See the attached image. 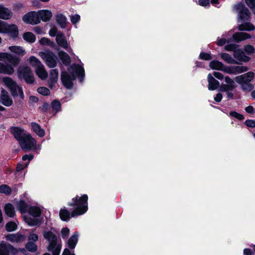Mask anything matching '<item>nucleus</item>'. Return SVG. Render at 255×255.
Segmentation results:
<instances>
[{"mask_svg":"<svg viewBox=\"0 0 255 255\" xmlns=\"http://www.w3.org/2000/svg\"><path fill=\"white\" fill-rule=\"evenodd\" d=\"M88 196L83 194L81 196L76 195L72 199V202L68 203V205L75 207L72 211V216H79L84 214L88 209Z\"/></svg>","mask_w":255,"mask_h":255,"instance_id":"nucleus-1","label":"nucleus"},{"mask_svg":"<svg viewBox=\"0 0 255 255\" xmlns=\"http://www.w3.org/2000/svg\"><path fill=\"white\" fill-rule=\"evenodd\" d=\"M2 82L9 90L11 95L14 99L18 96L22 100L24 98L22 87L20 85H17V83L10 77H5L3 78Z\"/></svg>","mask_w":255,"mask_h":255,"instance_id":"nucleus-2","label":"nucleus"},{"mask_svg":"<svg viewBox=\"0 0 255 255\" xmlns=\"http://www.w3.org/2000/svg\"><path fill=\"white\" fill-rule=\"evenodd\" d=\"M17 75L19 79H24L27 84H33L35 82L34 74L31 68L28 66H20L17 69Z\"/></svg>","mask_w":255,"mask_h":255,"instance_id":"nucleus-3","label":"nucleus"},{"mask_svg":"<svg viewBox=\"0 0 255 255\" xmlns=\"http://www.w3.org/2000/svg\"><path fill=\"white\" fill-rule=\"evenodd\" d=\"M68 70L71 75V81L73 82L76 80L77 77H78L79 81L82 82L85 76V70L82 66L74 63L70 66Z\"/></svg>","mask_w":255,"mask_h":255,"instance_id":"nucleus-4","label":"nucleus"},{"mask_svg":"<svg viewBox=\"0 0 255 255\" xmlns=\"http://www.w3.org/2000/svg\"><path fill=\"white\" fill-rule=\"evenodd\" d=\"M19 143L23 150L27 151L35 147L36 141L30 134H27L19 141Z\"/></svg>","mask_w":255,"mask_h":255,"instance_id":"nucleus-5","label":"nucleus"},{"mask_svg":"<svg viewBox=\"0 0 255 255\" xmlns=\"http://www.w3.org/2000/svg\"><path fill=\"white\" fill-rule=\"evenodd\" d=\"M41 58L45 61L47 66L50 68H54L57 65V61L54 53L51 51H46L40 53Z\"/></svg>","mask_w":255,"mask_h":255,"instance_id":"nucleus-6","label":"nucleus"},{"mask_svg":"<svg viewBox=\"0 0 255 255\" xmlns=\"http://www.w3.org/2000/svg\"><path fill=\"white\" fill-rule=\"evenodd\" d=\"M18 250L10 244L2 241L0 244V255H16Z\"/></svg>","mask_w":255,"mask_h":255,"instance_id":"nucleus-7","label":"nucleus"},{"mask_svg":"<svg viewBox=\"0 0 255 255\" xmlns=\"http://www.w3.org/2000/svg\"><path fill=\"white\" fill-rule=\"evenodd\" d=\"M22 19L25 23L32 25L37 24L39 23L38 12L36 11H32L27 12L23 16Z\"/></svg>","mask_w":255,"mask_h":255,"instance_id":"nucleus-8","label":"nucleus"},{"mask_svg":"<svg viewBox=\"0 0 255 255\" xmlns=\"http://www.w3.org/2000/svg\"><path fill=\"white\" fill-rule=\"evenodd\" d=\"M10 132L13 135L14 138L18 142L27 134L25 130L19 127L12 126L10 128Z\"/></svg>","mask_w":255,"mask_h":255,"instance_id":"nucleus-9","label":"nucleus"},{"mask_svg":"<svg viewBox=\"0 0 255 255\" xmlns=\"http://www.w3.org/2000/svg\"><path fill=\"white\" fill-rule=\"evenodd\" d=\"M4 33H7L12 39H16L19 35L17 26L15 24H7Z\"/></svg>","mask_w":255,"mask_h":255,"instance_id":"nucleus-10","label":"nucleus"},{"mask_svg":"<svg viewBox=\"0 0 255 255\" xmlns=\"http://www.w3.org/2000/svg\"><path fill=\"white\" fill-rule=\"evenodd\" d=\"M43 236L44 239L48 241L49 245L48 247H50L51 249H52L54 246L57 245V237L56 235L51 231H44Z\"/></svg>","mask_w":255,"mask_h":255,"instance_id":"nucleus-11","label":"nucleus"},{"mask_svg":"<svg viewBox=\"0 0 255 255\" xmlns=\"http://www.w3.org/2000/svg\"><path fill=\"white\" fill-rule=\"evenodd\" d=\"M251 18V13L249 8L240 2V21H250Z\"/></svg>","mask_w":255,"mask_h":255,"instance_id":"nucleus-12","label":"nucleus"},{"mask_svg":"<svg viewBox=\"0 0 255 255\" xmlns=\"http://www.w3.org/2000/svg\"><path fill=\"white\" fill-rule=\"evenodd\" d=\"M61 80L63 85L68 89L73 87V83L71 81V76L66 71H63L61 73Z\"/></svg>","mask_w":255,"mask_h":255,"instance_id":"nucleus-13","label":"nucleus"},{"mask_svg":"<svg viewBox=\"0 0 255 255\" xmlns=\"http://www.w3.org/2000/svg\"><path fill=\"white\" fill-rule=\"evenodd\" d=\"M0 101L1 103L6 107H10L13 104V101L8 94L7 91L2 89L0 95Z\"/></svg>","mask_w":255,"mask_h":255,"instance_id":"nucleus-14","label":"nucleus"},{"mask_svg":"<svg viewBox=\"0 0 255 255\" xmlns=\"http://www.w3.org/2000/svg\"><path fill=\"white\" fill-rule=\"evenodd\" d=\"M232 41L239 43V32H236L233 35L232 37L228 39L226 38H220L218 37L216 44L218 46H222L226 43H229Z\"/></svg>","mask_w":255,"mask_h":255,"instance_id":"nucleus-15","label":"nucleus"},{"mask_svg":"<svg viewBox=\"0 0 255 255\" xmlns=\"http://www.w3.org/2000/svg\"><path fill=\"white\" fill-rule=\"evenodd\" d=\"M5 239L11 243H21L25 240V236L18 233L9 234L5 236Z\"/></svg>","mask_w":255,"mask_h":255,"instance_id":"nucleus-16","label":"nucleus"},{"mask_svg":"<svg viewBox=\"0 0 255 255\" xmlns=\"http://www.w3.org/2000/svg\"><path fill=\"white\" fill-rule=\"evenodd\" d=\"M56 41L59 46L65 49L68 48V43L64 33L62 32L59 31L57 34V36L56 37Z\"/></svg>","mask_w":255,"mask_h":255,"instance_id":"nucleus-17","label":"nucleus"},{"mask_svg":"<svg viewBox=\"0 0 255 255\" xmlns=\"http://www.w3.org/2000/svg\"><path fill=\"white\" fill-rule=\"evenodd\" d=\"M207 80L208 82V88L210 91L215 90L219 87V82L213 77L211 73L208 75Z\"/></svg>","mask_w":255,"mask_h":255,"instance_id":"nucleus-18","label":"nucleus"},{"mask_svg":"<svg viewBox=\"0 0 255 255\" xmlns=\"http://www.w3.org/2000/svg\"><path fill=\"white\" fill-rule=\"evenodd\" d=\"M58 78V70L56 69H52L50 72L49 80L48 82L49 87L52 89L55 85Z\"/></svg>","mask_w":255,"mask_h":255,"instance_id":"nucleus-19","label":"nucleus"},{"mask_svg":"<svg viewBox=\"0 0 255 255\" xmlns=\"http://www.w3.org/2000/svg\"><path fill=\"white\" fill-rule=\"evenodd\" d=\"M38 14L39 22H40V20H42L44 22H47L51 19L52 16L51 11L47 9L39 11Z\"/></svg>","mask_w":255,"mask_h":255,"instance_id":"nucleus-20","label":"nucleus"},{"mask_svg":"<svg viewBox=\"0 0 255 255\" xmlns=\"http://www.w3.org/2000/svg\"><path fill=\"white\" fill-rule=\"evenodd\" d=\"M12 16L11 11L8 8L0 5V18L8 20Z\"/></svg>","mask_w":255,"mask_h":255,"instance_id":"nucleus-21","label":"nucleus"},{"mask_svg":"<svg viewBox=\"0 0 255 255\" xmlns=\"http://www.w3.org/2000/svg\"><path fill=\"white\" fill-rule=\"evenodd\" d=\"M59 217L63 221L67 222L71 218H75L77 216H72V211L70 213L67 209H61L59 211Z\"/></svg>","mask_w":255,"mask_h":255,"instance_id":"nucleus-22","label":"nucleus"},{"mask_svg":"<svg viewBox=\"0 0 255 255\" xmlns=\"http://www.w3.org/2000/svg\"><path fill=\"white\" fill-rule=\"evenodd\" d=\"M78 242V233L75 232L70 237L67 242L69 248L71 250L74 249Z\"/></svg>","mask_w":255,"mask_h":255,"instance_id":"nucleus-23","label":"nucleus"},{"mask_svg":"<svg viewBox=\"0 0 255 255\" xmlns=\"http://www.w3.org/2000/svg\"><path fill=\"white\" fill-rule=\"evenodd\" d=\"M58 56L62 63L66 66L70 65L71 63V59L70 56L65 51H60L58 53Z\"/></svg>","mask_w":255,"mask_h":255,"instance_id":"nucleus-24","label":"nucleus"},{"mask_svg":"<svg viewBox=\"0 0 255 255\" xmlns=\"http://www.w3.org/2000/svg\"><path fill=\"white\" fill-rule=\"evenodd\" d=\"M56 21L57 23L62 28H65L67 26V19L63 14H58L56 16Z\"/></svg>","mask_w":255,"mask_h":255,"instance_id":"nucleus-25","label":"nucleus"},{"mask_svg":"<svg viewBox=\"0 0 255 255\" xmlns=\"http://www.w3.org/2000/svg\"><path fill=\"white\" fill-rule=\"evenodd\" d=\"M4 211L5 214L10 218H13L15 215V209L11 203H8L5 205Z\"/></svg>","mask_w":255,"mask_h":255,"instance_id":"nucleus-26","label":"nucleus"},{"mask_svg":"<svg viewBox=\"0 0 255 255\" xmlns=\"http://www.w3.org/2000/svg\"><path fill=\"white\" fill-rule=\"evenodd\" d=\"M29 206L23 200H20L17 203V208L19 212L21 214L26 213L29 209Z\"/></svg>","mask_w":255,"mask_h":255,"instance_id":"nucleus-27","label":"nucleus"},{"mask_svg":"<svg viewBox=\"0 0 255 255\" xmlns=\"http://www.w3.org/2000/svg\"><path fill=\"white\" fill-rule=\"evenodd\" d=\"M255 74L252 71L240 75V84L250 82L254 78Z\"/></svg>","mask_w":255,"mask_h":255,"instance_id":"nucleus-28","label":"nucleus"},{"mask_svg":"<svg viewBox=\"0 0 255 255\" xmlns=\"http://www.w3.org/2000/svg\"><path fill=\"white\" fill-rule=\"evenodd\" d=\"M31 128L34 132H35L39 137H42L45 135V131L42 129L39 125L35 122L31 124Z\"/></svg>","mask_w":255,"mask_h":255,"instance_id":"nucleus-29","label":"nucleus"},{"mask_svg":"<svg viewBox=\"0 0 255 255\" xmlns=\"http://www.w3.org/2000/svg\"><path fill=\"white\" fill-rule=\"evenodd\" d=\"M221 71L229 74H238L239 73V66H227L223 64Z\"/></svg>","mask_w":255,"mask_h":255,"instance_id":"nucleus-30","label":"nucleus"},{"mask_svg":"<svg viewBox=\"0 0 255 255\" xmlns=\"http://www.w3.org/2000/svg\"><path fill=\"white\" fill-rule=\"evenodd\" d=\"M255 29V26L250 21L243 22L240 24V31H251Z\"/></svg>","mask_w":255,"mask_h":255,"instance_id":"nucleus-31","label":"nucleus"},{"mask_svg":"<svg viewBox=\"0 0 255 255\" xmlns=\"http://www.w3.org/2000/svg\"><path fill=\"white\" fill-rule=\"evenodd\" d=\"M14 72V68L11 65L3 63L0 73L11 75L13 74Z\"/></svg>","mask_w":255,"mask_h":255,"instance_id":"nucleus-32","label":"nucleus"},{"mask_svg":"<svg viewBox=\"0 0 255 255\" xmlns=\"http://www.w3.org/2000/svg\"><path fill=\"white\" fill-rule=\"evenodd\" d=\"M23 39L27 42L33 43L36 40L35 35L31 32H25L22 34Z\"/></svg>","mask_w":255,"mask_h":255,"instance_id":"nucleus-33","label":"nucleus"},{"mask_svg":"<svg viewBox=\"0 0 255 255\" xmlns=\"http://www.w3.org/2000/svg\"><path fill=\"white\" fill-rule=\"evenodd\" d=\"M27 212L34 217H39L41 215V210L37 206H29Z\"/></svg>","mask_w":255,"mask_h":255,"instance_id":"nucleus-34","label":"nucleus"},{"mask_svg":"<svg viewBox=\"0 0 255 255\" xmlns=\"http://www.w3.org/2000/svg\"><path fill=\"white\" fill-rule=\"evenodd\" d=\"M209 67L213 70L221 71L223 67V64L218 60H214L210 62Z\"/></svg>","mask_w":255,"mask_h":255,"instance_id":"nucleus-35","label":"nucleus"},{"mask_svg":"<svg viewBox=\"0 0 255 255\" xmlns=\"http://www.w3.org/2000/svg\"><path fill=\"white\" fill-rule=\"evenodd\" d=\"M221 58L225 62L229 64H239V62L234 60L232 56L227 53H222L221 54Z\"/></svg>","mask_w":255,"mask_h":255,"instance_id":"nucleus-36","label":"nucleus"},{"mask_svg":"<svg viewBox=\"0 0 255 255\" xmlns=\"http://www.w3.org/2000/svg\"><path fill=\"white\" fill-rule=\"evenodd\" d=\"M36 73L38 76V77L42 80L46 79L48 76V74L44 69V67L42 65L41 66L39 67L38 68H36Z\"/></svg>","mask_w":255,"mask_h":255,"instance_id":"nucleus-37","label":"nucleus"},{"mask_svg":"<svg viewBox=\"0 0 255 255\" xmlns=\"http://www.w3.org/2000/svg\"><path fill=\"white\" fill-rule=\"evenodd\" d=\"M7 59L9 62V63H10L14 66H17L19 64L21 60L19 57L8 54Z\"/></svg>","mask_w":255,"mask_h":255,"instance_id":"nucleus-38","label":"nucleus"},{"mask_svg":"<svg viewBox=\"0 0 255 255\" xmlns=\"http://www.w3.org/2000/svg\"><path fill=\"white\" fill-rule=\"evenodd\" d=\"M9 49L12 52L15 53L20 56H23L25 54V50L19 46H11Z\"/></svg>","mask_w":255,"mask_h":255,"instance_id":"nucleus-39","label":"nucleus"},{"mask_svg":"<svg viewBox=\"0 0 255 255\" xmlns=\"http://www.w3.org/2000/svg\"><path fill=\"white\" fill-rule=\"evenodd\" d=\"M25 248L28 252L33 253H35L38 249L37 246L36 245V244L31 241H28L25 245Z\"/></svg>","mask_w":255,"mask_h":255,"instance_id":"nucleus-40","label":"nucleus"},{"mask_svg":"<svg viewBox=\"0 0 255 255\" xmlns=\"http://www.w3.org/2000/svg\"><path fill=\"white\" fill-rule=\"evenodd\" d=\"M5 228L7 232H11L17 230V225L14 222L10 221L6 224Z\"/></svg>","mask_w":255,"mask_h":255,"instance_id":"nucleus-41","label":"nucleus"},{"mask_svg":"<svg viewBox=\"0 0 255 255\" xmlns=\"http://www.w3.org/2000/svg\"><path fill=\"white\" fill-rule=\"evenodd\" d=\"M242 89L245 91L249 92L252 91L254 88V85L253 84L249 83H242L240 84Z\"/></svg>","mask_w":255,"mask_h":255,"instance_id":"nucleus-42","label":"nucleus"},{"mask_svg":"<svg viewBox=\"0 0 255 255\" xmlns=\"http://www.w3.org/2000/svg\"><path fill=\"white\" fill-rule=\"evenodd\" d=\"M51 108L53 111L58 112L61 110V105L58 100H54L51 104Z\"/></svg>","mask_w":255,"mask_h":255,"instance_id":"nucleus-43","label":"nucleus"},{"mask_svg":"<svg viewBox=\"0 0 255 255\" xmlns=\"http://www.w3.org/2000/svg\"><path fill=\"white\" fill-rule=\"evenodd\" d=\"M12 191L11 188L6 184H2L0 186V193H4L6 195H10Z\"/></svg>","mask_w":255,"mask_h":255,"instance_id":"nucleus-44","label":"nucleus"},{"mask_svg":"<svg viewBox=\"0 0 255 255\" xmlns=\"http://www.w3.org/2000/svg\"><path fill=\"white\" fill-rule=\"evenodd\" d=\"M236 86H232L230 84H222L219 86V91L220 92H228V91H232L235 88Z\"/></svg>","mask_w":255,"mask_h":255,"instance_id":"nucleus-45","label":"nucleus"},{"mask_svg":"<svg viewBox=\"0 0 255 255\" xmlns=\"http://www.w3.org/2000/svg\"><path fill=\"white\" fill-rule=\"evenodd\" d=\"M26 222L31 227L39 225L41 221L39 219L28 217L25 219Z\"/></svg>","mask_w":255,"mask_h":255,"instance_id":"nucleus-46","label":"nucleus"},{"mask_svg":"<svg viewBox=\"0 0 255 255\" xmlns=\"http://www.w3.org/2000/svg\"><path fill=\"white\" fill-rule=\"evenodd\" d=\"M243 51L245 52V53L251 55L254 54L255 52V49L254 47L250 44H247L244 46Z\"/></svg>","mask_w":255,"mask_h":255,"instance_id":"nucleus-47","label":"nucleus"},{"mask_svg":"<svg viewBox=\"0 0 255 255\" xmlns=\"http://www.w3.org/2000/svg\"><path fill=\"white\" fill-rule=\"evenodd\" d=\"M29 63L31 66L36 67V68L42 65L41 62L36 57L33 56L30 57Z\"/></svg>","mask_w":255,"mask_h":255,"instance_id":"nucleus-48","label":"nucleus"},{"mask_svg":"<svg viewBox=\"0 0 255 255\" xmlns=\"http://www.w3.org/2000/svg\"><path fill=\"white\" fill-rule=\"evenodd\" d=\"M61 246L56 245L54 246L52 249H51L50 247H48L47 250L48 251L52 252L53 255H59L60 253Z\"/></svg>","mask_w":255,"mask_h":255,"instance_id":"nucleus-49","label":"nucleus"},{"mask_svg":"<svg viewBox=\"0 0 255 255\" xmlns=\"http://www.w3.org/2000/svg\"><path fill=\"white\" fill-rule=\"evenodd\" d=\"M251 60V58L246 55V54L240 49V65H242V62H248Z\"/></svg>","mask_w":255,"mask_h":255,"instance_id":"nucleus-50","label":"nucleus"},{"mask_svg":"<svg viewBox=\"0 0 255 255\" xmlns=\"http://www.w3.org/2000/svg\"><path fill=\"white\" fill-rule=\"evenodd\" d=\"M38 93L43 96H48L50 94V91L48 88L45 87H40L37 90Z\"/></svg>","mask_w":255,"mask_h":255,"instance_id":"nucleus-51","label":"nucleus"},{"mask_svg":"<svg viewBox=\"0 0 255 255\" xmlns=\"http://www.w3.org/2000/svg\"><path fill=\"white\" fill-rule=\"evenodd\" d=\"M229 116L231 118H234L235 120H234V121H232L231 124L232 125L234 124V122H237V123L235 124L236 125H238V122L239 121V113L235 112V111H231L229 113Z\"/></svg>","mask_w":255,"mask_h":255,"instance_id":"nucleus-52","label":"nucleus"},{"mask_svg":"<svg viewBox=\"0 0 255 255\" xmlns=\"http://www.w3.org/2000/svg\"><path fill=\"white\" fill-rule=\"evenodd\" d=\"M199 58L201 60L209 61L212 59V56L210 53L201 52L199 56Z\"/></svg>","mask_w":255,"mask_h":255,"instance_id":"nucleus-53","label":"nucleus"},{"mask_svg":"<svg viewBox=\"0 0 255 255\" xmlns=\"http://www.w3.org/2000/svg\"><path fill=\"white\" fill-rule=\"evenodd\" d=\"M247 5L255 15V0H245Z\"/></svg>","mask_w":255,"mask_h":255,"instance_id":"nucleus-54","label":"nucleus"},{"mask_svg":"<svg viewBox=\"0 0 255 255\" xmlns=\"http://www.w3.org/2000/svg\"><path fill=\"white\" fill-rule=\"evenodd\" d=\"M239 47V45L236 44L230 43L225 46V50L228 51H234L236 49Z\"/></svg>","mask_w":255,"mask_h":255,"instance_id":"nucleus-55","label":"nucleus"},{"mask_svg":"<svg viewBox=\"0 0 255 255\" xmlns=\"http://www.w3.org/2000/svg\"><path fill=\"white\" fill-rule=\"evenodd\" d=\"M50 108L51 106L47 102H44L41 107H39V109L43 113H47Z\"/></svg>","mask_w":255,"mask_h":255,"instance_id":"nucleus-56","label":"nucleus"},{"mask_svg":"<svg viewBox=\"0 0 255 255\" xmlns=\"http://www.w3.org/2000/svg\"><path fill=\"white\" fill-rule=\"evenodd\" d=\"M61 236L63 240H65L68 238L69 233H70V230L67 227L63 228L61 231Z\"/></svg>","mask_w":255,"mask_h":255,"instance_id":"nucleus-57","label":"nucleus"},{"mask_svg":"<svg viewBox=\"0 0 255 255\" xmlns=\"http://www.w3.org/2000/svg\"><path fill=\"white\" fill-rule=\"evenodd\" d=\"M197 3L205 8H209L210 7V0H198Z\"/></svg>","mask_w":255,"mask_h":255,"instance_id":"nucleus-58","label":"nucleus"},{"mask_svg":"<svg viewBox=\"0 0 255 255\" xmlns=\"http://www.w3.org/2000/svg\"><path fill=\"white\" fill-rule=\"evenodd\" d=\"M251 38L252 36L250 34L242 31L240 32V42Z\"/></svg>","mask_w":255,"mask_h":255,"instance_id":"nucleus-59","label":"nucleus"},{"mask_svg":"<svg viewBox=\"0 0 255 255\" xmlns=\"http://www.w3.org/2000/svg\"><path fill=\"white\" fill-rule=\"evenodd\" d=\"M80 16L78 14L72 15L70 16V20L73 24H75L76 23L80 21Z\"/></svg>","mask_w":255,"mask_h":255,"instance_id":"nucleus-60","label":"nucleus"},{"mask_svg":"<svg viewBox=\"0 0 255 255\" xmlns=\"http://www.w3.org/2000/svg\"><path fill=\"white\" fill-rule=\"evenodd\" d=\"M38 240V236L33 233H31L29 234L28 237V241H31L32 242H35L37 241Z\"/></svg>","mask_w":255,"mask_h":255,"instance_id":"nucleus-61","label":"nucleus"},{"mask_svg":"<svg viewBox=\"0 0 255 255\" xmlns=\"http://www.w3.org/2000/svg\"><path fill=\"white\" fill-rule=\"evenodd\" d=\"M232 10L233 12L237 13V19L238 22H239V2H237L233 7Z\"/></svg>","mask_w":255,"mask_h":255,"instance_id":"nucleus-62","label":"nucleus"},{"mask_svg":"<svg viewBox=\"0 0 255 255\" xmlns=\"http://www.w3.org/2000/svg\"><path fill=\"white\" fill-rule=\"evenodd\" d=\"M244 124L249 128H255V120L248 119Z\"/></svg>","mask_w":255,"mask_h":255,"instance_id":"nucleus-63","label":"nucleus"},{"mask_svg":"<svg viewBox=\"0 0 255 255\" xmlns=\"http://www.w3.org/2000/svg\"><path fill=\"white\" fill-rule=\"evenodd\" d=\"M28 165V162L26 163L23 164L20 163H18L16 167V171L17 172H19L23 170L25 167L27 166Z\"/></svg>","mask_w":255,"mask_h":255,"instance_id":"nucleus-64","label":"nucleus"}]
</instances>
